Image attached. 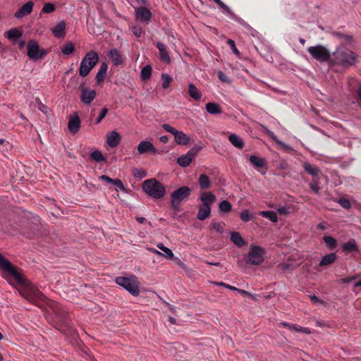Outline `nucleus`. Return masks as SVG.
<instances>
[{
    "label": "nucleus",
    "mask_w": 361,
    "mask_h": 361,
    "mask_svg": "<svg viewBox=\"0 0 361 361\" xmlns=\"http://www.w3.org/2000/svg\"><path fill=\"white\" fill-rule=\"evenodd\" d=\"M227 44L230 47V48L232 49V51H233L234 54H235L237 56L240 55V51L237 49V47L235 46V42L233 39H228L227 40Z\"/></svg>",
    "instance_id": "nucleus-50"
},
{
    "label": "nucleus",
    "mask_w": 361,
    "mask_h": 361,
    "mask_svg": "<svg viewBox=\"0 0 361 361\" xmlns=\"http://www.w3.org/2000/svg\"><path fill=\"white\" fill-rule=\"evenodd\" d=\"M240 219L245 222H247V221L252 220L254 217L253 214H251L247 209L242 211L240 214Z\"/></svg>",
    "instance_id": "nucleus-46"
},
{
    "label": "nucleus",
    "mask_w": 361,
    "mask_h": 361,
    "mask_svg": "<svg viewBox=\"0 0 361 361\" xmlns=\"http://www.w3.org/2000/svg\"><path fill=\"white\" fill-rule=\"evenodd\" d=\"M137 153L138 154H143L145 153H149L152 154H157L159 153L158 150L154 147L153 144L147 140L141 141L137 145Z\"/></svg>",
    "instance_id": "nucleus-15"
},
{
    "label": "nucleus",
    "mask_w": 361,
    "mask_h": 361,
    "mask_svg": "<svg viewBox=\"0 0 361 361\" xmlns=\"http://www.w3.org/2000/svg\"><path fill=\"white\" fill-rule=\"evenodd\" d=\"M156 47L159 49V59L166 64L170 63L171 58L166 46L163 43L158 42L156 44Z\"/></svg>",
    "instance_id": "nucleus-19"
},
{
    "label": "nucleus",
    "mask_w": 361,
    "mask_h": 361,
    "mask_svg": "<svg viewBox=\"0 0 361 361\" xmlns=\"http://www.w3.org/2000/svg\"><path fill=\"white\" fill-rule=\"evenodd\" d=\"M309 185L314 193L318 194L319 192L320 188L318 186L317 182H316L314 180H313L309 184Z\"/></svg>",
    "instance_id": "nucleus-53"
},
{
    "label": "nucleus",
    "mask_w": 361,
    "mask_h": 361,
    "mask_svg": "<svg viewBox=\"0 0 361 361\" xmlns=\"http://www.w3.org/2000/svg\"><path fill=\"white\" fill-rule=\"evenodd\" d=\"M231 240L238 247H240L245 245V241L243 240L240 233L233 231L231 233Z\"/></svg>",
    "instance_id": "nucleus-31"
},
{
    "label": "nucleus",
    "mask_w": 361,
    "mask_h": 361,
    "mask_svg": "<svg viewBox=\"0 0 361 361\" xmlns=\"http://www.w3.org/2000/svg\"><path fill=\"white\" fill-rule=\"evenodd\" d=\"M133 175L135 177H141V178H143L146 176L145 172H143V171L140 172L137 169L134 170Z\"/></svg>",
    "instance_id": "nucleus-60"
},
{
    "label": "nucleus",
    "mask_w": 361,
    "mask_h": 361,
    "mask_svg": "<svg viewBox=\"0 0 361 361\" xmlns=\"http://www.w3.org/2000/svg\"><path fill=\"white\" fill-rule=\"evenodd\" d=\"M202 205L211 207L212 204L216 201L215 195L211 192H204L202 193L200 197Z\"/></svg>",
    "instance_id": "nucleus-21"
},
{
    "label": "nucleus",
    "mask_w": 361,
    "mask_h": 361,
    "mask_svg": "<svg viewBox=\"0 0 361 361\" xmlns=\"http://www.w3.org/2000/svg\"><path fill=\"white\" fill-rule=\"evenodd\" d=\"M130 29L135 36L137 37H140L143 33L142 28L140 26L132 25L130 26Z\"/></svg>",
    "instance_id": "nucleus-48"
},
{
    "label": "nucleus",
    "mask_w": 361,
    "mask_h": 361,
    "mask_svg": "<svg viewBox=\"0 0 361 361\" xmlns=\"http://www.w3.org/2000/svg\"><path fill=\"white\" fill-rule=\"evenodd\" d=\"M228 140L236 148L242 149L244 147L243 139L235 133H231L228 136Z\"/></svg>",
    "instance_id": "nucleus-29"
},
{
    "label": "nucleus",
    "mask_w": 361,
    "mask_h": 361,
    "mask_svg": "<svg viewBox=\"0 0 361 361\" xmlns=\"http://www.w3.org/2000/svg\"><path fill=\"white\" fill-rule=\"evenodd\" d=\"M0 267L2 269L8 272L19 283L23 284L24 280L20 273L12 264L4 256L0 253Z\"/></svg>",
    "instance_id": "nucleus-8"
},
{
    "label": "nucleus",
    "mask_w": 361,
    "mask_h": 361,
    "mask_svg": "<svg viewBox=\"0 0 361 361\" xmlns=\"http://www.w3.org/2000/svg\"><path fill=\"white\" fill-rule=\"evenodd\" d=\"M115 282L133 296H137L140 293V284L135 275L131 274L128 277L118 276L116 278Z\"/></svg>",
    "instance_id": "nucleus-3"
},
{
    "label": "nucleus",
    "mask_w": 361,
    "mask_h": 361,
    "mask_svg": "<svg viewBox=\"0 0 361 361\" xmlns=\"http://www.w3.org/2000/svg\"><path fill=\"white\" fill-rule=\"evenodd\" d=\"M135 17L137 20L147 25L151 21L152 13L147 8L140 6L135 9Z\"/></svg>",
    "instance_id": "nucleus-12"
},
{
    "label": "nucleus",
    "mask_w": 361,
    "mask_h": 361,
    "mask_svg": "<svg viewBox=\"0 0 361 361\" xmlns=\"http://www.w3.org/2000/svg\"><path fill=\"white\" fill-rule=\"evenodd\" d=\"M221 212L228 213L232 210V205L228 200H223L219 204Z\"/></svg>",
    "instance_id": "nucleus-40"
},
{
    "label": "nucleus",
    "mask_w": 361,
    "mask_h": 361,
    "mask_svg": "<svg viewBox=\"0 0 361 361\" xmlns=\"http://www.w3.org/2000/svg\"><path fill=\"white\" fill-rule=\"evenodd\" d=\"M109 56L115 66H119L123 63L122 56L117 49H111L109 52Z\"/></svg>",
    "instance_id": "nucleus-23"
},
{
    "label": "nucleus",
    "mask_w": 361,
    "mask_h": 361,
    "mask_svg": "<svg viewBox=\"0 0 361 361\" xmlns=\"http://www.w3.org/2000/svg\"><path fill=\"white\" fill-rule=\"evenodd\" d=\"M90 157L92 160L97 162L106 161V158L99 150L93 151L90 154Z\"/></svg>",
    "instance_id": "nucleus-42"
},
{
    "label": "nucleus",
    "mask_w": 361,
    "mask_h": 361,
    "mask_svg": "<svg viewBox=\"0 0 361 361\" xmlns=\"http://www.w3.org/2000/svg\"><path fill=\"white\" fill-rule=\"evenodd\" d=\"M108 66L106 63H102L100 66V68L97 73L96 80L98 83L102 82L106 75Z\"/></svg>",
    "instance_id": "nucleus-32"
},
{
    "label": "nucleus",
    "mask_w": 361,
    "mask_h": 361,
    "mask_svg": "<svg viewBox=\"0 0 361 361\" xmlns=\"http://www.w3.org/2000/svg\"><path fill=\"white\" fill-rule=\"evenodd\" d=\"M68 127V130L72 133H76L78 132L80 127V119L76 113L70 117Z\"/></svg>",
    "instance_id": "nucleus-20"
},
{
    "label": "nucleus",
    "mask_w": 361,
    "mask_h": 361,
    "mask_svg": "<svg viewBox=\"0 0 361 361\" xmlns=\"http://www.w3.org/2000/svg\"><path fill=\"white\" fill-rule=\"evenodd\" d=\"M32 294L35 299L42 300L44 298V295L38 290H33Z\"/></svg>",
    "instance_id": "nucleus-54"
},
{
    "label": "nucleus",
    "mask_w": 361,
    "mask_h": 361,
    "mask_svg": "<svg viewBox=\"0 0 361 361\" xmlns=\"http://www.w3.org/2000/svg\"><path fill=\"white\" fill-rule=\"evenodd\" d=\"M218 78L221 81L227 82L228 78L225 75V74L222 71L218 72Z\"/></svg>",
    "instance_id": "nucleus-59"
},
{
    "label": "nucleus",
    "mask_w": 361,
    "mask_h": 361,
    "mask_svg": "<svg viewBox=\"0 0 361 361\" xmlns=\"http://www.w3.org/2000/svg\"><path fill=\"white\" fill-rule=\"evenodd\" d=\"M108 111H109V109L107 108H104L102 109V111H101L99 116L97 117V118L96 120L97 124H99L102 121V119L106 116Z\"/></svg>",
    "instance_id": "nucleus-52"
},
{
    "label": "nucleus",
    "mask_w": 361,
    "mask_h": 361,
    "mask_svg": "<svg viewBox=\"0 0 361 361\" xmlns=\"http://www.w3.org/2000/svg\"><path fill=\"white\" fill-rule=\"evenodd\" d=\"M116 188V191H123L125 192L126 190V188L123 185V183H122V181L120 180V179H114V184Z\"/></svg>",
    "instance_id": "nucleus-49"
},
{
    "label": "nucleus",
    "mask_w": 361,
    "mask_h": 361,
    "mask_svg": "<svg viewBox=\"0 0 361 361\" xmlns=\"http://www.w3.org/2000/svg\"><path fill=\"white\" fill-rule=\"evenodd\" d=\"M355 279H356L355 276H350V277L343 278V279L339 280V283H350L352 281L355 280Z\"/></svg>",
    "instance_id": "nucleus-58"
},
{
    "label": "nucleus",
    "mask_w": 361,
    "mask_h": 361,
    "mask_svg": "<svg viewBox=\"0 0 361 361\" xmlns=\"http://www.w3.org/2000/svg\"><path fill=\"white\" fill-rule=\"evenodd\" d=\"M264 250L259 246H251L247 254V264L259 265L264 261Z\"/></svg>",
    "instance_id": "nucleus-9"
},
{
    "label": "nucleus",
    "mask_w": 361,
    "mask_h": 361,
    "mask_svg": "<svg viewBox=\"0 0 361 361\" xmlns=\"http://www.w3.org/2000/svg\"><path fill=\"white\" fill-rule=\"evenodd\" d=\"M75 51V45L71 42H68L61 48V52L64 55H70Z\"/></svg>",
    "instance_id": "nucleus-39"
},
{
    "label": "nucleus",
    "mask_w": 361,
    "mask_h": 361,
    "mask_svg": "<svg viewBox=\"0 0 361 361\" xmlns=\"http://www.w3.org/2000/svg\"><path fill=\"white\" fill-rule=\"evenodd\" d=\"M161 78L162 80V87L164 89L168 88L172 81L171 76L167 73H162Z\"/></svg>",
    "instance_id": "nucleus-44"
},
{
    "label": "nucleus",
    "mask_w": 361,
    "mask_h": 361,
    "mask_svg": "<svg viewBox=\"0 0 361 361\" xmlns=\"http://www.w3.org/2000/svg\"><path fill=\"white\" fill-rule=\"evenodd\" d=\"M191 194V189L188 186H182L174 190L171 194V207L178 210L180 204L183 201L186 200Z\"/></svg>",
    "instance_id": "nucleus-6"
},
{
    "label": "nucleus",
    "mask_w": 361,
    "mask_h": 361,
    "mask_svg": "<svg viewBox=\"0 0 361 361\" xmlns=\"http://www.w3.org/2000/svg\"><path fill=\"white\" fill-rule=\"evenodd\" d=\"M121 141V137L119 133L113 130L107 134L106 142L111 147H115L118 146Z\"/></svg>",
    "instance_id": "nucleus-18"
},
{
    "label": "nucleus",
    "mask_w": 361,
    "mask_h": 361,
    "mask_svg": "<svg viewBox=\"0 0 361 361\" xmlns=\"http://www.w3.org/2000/svg\"><path fill=\"white\" fill-rule=\"evenodd\" d=\"M162 128L169 133H171L174 135V139L178 145H186L190 142V137L183 132L179 131L169 124L164 123L162 125Z\"/></svg>",
    "instance_id": "nucleus-10"
},
{
    "label": "nucleus",
    "mask_w": 361,
    "mask_h": 361,
    "mask_svg": "<svg viewBox=\"0 0 361 361\" xmlns=\"http://www.w3.org/2000/svg\"><path fill=\"white\" fill-rule=\"evenodd\" d=\"M277 212L280 214H288L290 212V209H289V207H288L286 206H283V207H279L277 209Z\"/></svg>",
    "instance_id": "nucleus-56"
},
{
    "label": "nucleus",
    "mask_w": 361,
    "mask_h": 361,
    "mask_svg": "<svg viewBox=\"0 0 361 361\" xmlns=\"http://www.w3.org/2000/svg\"><path fill=\"white\" fill-rule=\"evenodd\" d=\"M225 226L226 224L223 222H216L214 221L212 222V228L219 233H222L224 232Z\"/></svg>",
    "instance_id": "nucleus-45"
},
{
    "label": "nucleus",
    "mask_w": 361,
    "mask_h": 361,
    "mask_svg": "<svg viewBox=\"0 0 361 361\" xmlns=\"http://www.w3.org/2000/svg\"><path fill=\"white\" fill-rule=\"evenodd\" d=\"M250 163L256 167H263L265 165L266 161L264 159L257 157L255 155H251L249 158Z\"/></svg>",
    "instance_id": "nucleus-35"
},
{
    "label": "nucleus",
    "mask_w": 361,
    "mask_h": 361,
    "mask_svg": "<svg viewBox=\"0 0 361 361\" xmlns=\"http://www.w3.org/2000/svg\"><path fill=\"white\" fill-rule=\"evenodd\" d=\"M357 94L358 97L357 102L360 104H361V85H359L357 90Z\"/></svg>",
    "instance_id": "nucleus-61"
},
{
    "label": "nucleus",
    "mask_w": 361,
    "mask_h": 361,
    "mask_svg": "<svg viewBox=\"0 0 361 361\" xmlns=\"http://www.w3.org/2000/svg\"><path fill=\"white\" fill-rule=\"evenodd\" d=\"M211 214V207L200 204L199 207L197 218L200 221L207 219Z\"/></svg>",
    "instance_id": "nucleus-25"
},
{
    "label": "nucleus",
    "mask_w": 361,
    "mask_h": 361,
    "mask_svg": "<svg viewBox=\"0 0 361 361\" xmlns=\"http://www.w3.org/2000/svg\"><path fill=\"white\" fill-rule=\"evenodd\" d=\"M302 167L305 171L312 176L313 178L318 177L320 173V170L316 166L310 164L308 161H305L302 163Z\"/></svg>",
    "instance_id": "nucleus-24"
},
{
    "label": "nucleus",
    "mask_w": 361,
    "mask_h": 361,
    "mask_svg": "<svg viewBox=\"0 0 361 361\" xmlns=\"http://www.w3.org/2000/svg\"><path fill=\"white\" fill-rule=\"evenodd\" d=\"M310 298L311 301L314 302V303L320 302V300L315 295H310Z\"/></svg>",
    "instance_id": "nucleus-63"
},
{
    "label": "nucleus",
    "mask_w": 361,
    "mask_h": 361,
    "mask_svg": "<svg viewBox=\"0 0 361 361\" xmlns=\"http://www.w3.org/2000/svg\"><path fill=\"white\" fill-rule=\"evenodd\" d=\"M157 247L159 250H162L164 252V254L162 253L161 255H163L166 259H173V253L172 250L170 248L164 246V245L163 243H158L157 245Z\"/></svg>",
    "instance_id": "nucleus-33"
},
{
    "label": "nucleus",
    "mask_w": 361,
    "mask_h": 361,
    "mask_svg": "<svg viewBox=\"0 0 361 361\" xmlns=\"http://www.w3.org/2000/svg\"><path fill=\"white\" fill-rule=\"evenodd\" d=\"M259 214L270 220L271 222L276 223L278 221V216L275 212L274 211H262L260 212Z\"/></svg>",
    "instance_id": "nucleus-36"
},
{
    "label": "nucleus",
    "mask_w": 361,
    "mask_h": 361,
    "mask_svg": "<svg viewBox=\"0 0 361 361\" xmlns=\"http://www.w3.org/2000/svg\"><path fill=\"white\" fill-rule=\"evenodd\" d=\"M6 37L8 39H13L15 38H20L22 37V32L18 28H12L6 32Z\"/></svg>",
    "instance_id": "nucleus-38"
},
{
    "label": "nucleus",
    "mask_w": 361,
    "mask_h": 361,
    "mask_svg": "<svg viewBox=\"0 0 361 361\" xmlns=\"http://www.w3.org/2000/svg\"><path fill=\"white\" fill-rule=\"evenodd\" d=\"M98 61L99 55L95 51L91 50L86 53L80 63L79 68L80 75L82 78L86 77L96 66Z\"/></svg>",
    "instance_id": "nucleus-4"
},
{
    "label": "nucleus",
    "mask_w": 361,
    "mask_h": 361,
    "mask_svg": "<svg viewBox=\"0 0 361 361\" xmlns=\"http://www.w3.org/2000/svg\"><path fill=\"white\" fill-rule=\"evenodd\" d=\"M56 10V6L52 3H46L43 6L42 9V12L43 13H53Z\"/></svg>",
    "instance_id": "nucleus-47"
},
{
    "label": "nucleus",
    "mask_w": 361,
    "mask_h": 361,
    "mask_svg": "<svg viewBox=\"0 0 361 361\" xmlns=\"http://www.w3.org/2000/svg\"><path fill=\"white\" fill-rule=\"evenodd\" d=\"M152 68L150 65H147L144 66L140 73V78H142V80L145 81L149 80L152 75Z\"/></svg>",
    "instance_id": "nucleus-37"
},
{
    "label": "nucleus",
    "mask_w": 361,
    "mask_h": 361,
    "mask_svg": "<svg viewBox=\"0 0 361 361\" xmlns=\"http://www.w3.org/2000/svg\"><path fill=\"white\" fill-rule=\"evenodd\" d=\"M215 285L216 286H223V287H225L229 290H238V288L235 287V286H231V285H228L227 283H225L224 282H215L214 283Z\"/></svg>",
    "instance_id": "nucleus-55"
},
{
    "label": "nucleus",
    "mask_w": 361,
    "mask_h": 361,
    "mask_svg": "<svg viewBox=\"0 0 361 361\" xmlns=\"http://www.w3.org/2000/svg\"><path fill=\"white\" fill-rule=\"evenodd\" d=\"M142 188L145 193L154 199H161L166 194L164 185L155 178L145 180Z\"/></svg>",
    "instance_id": "nucleus-2"
},
{
    "label": "nucleus",
    "mask_w": 361,
    "mask_h": 361,
    "mask_svg": "<svg viewBox=\"0 0 361 361\" xmlns=\"http://www.w3.org/2000/svg\"><path fill=\"white\" fill-rule=\"evenodd\" d=\"M201 149L200 147H193L190 149L185 154L179 157L177 159V163L182 167H187L195 157L197 153Z\"/></svg>",
    "instance_id": "nucleus-11"
},
{
    "label": "nucleus",
    "mask_w": 361,
    "mask_h": 361,
    "mask_svg": "<svg viewBox=\"0 0 361 361\" xmlns=\"http://www.w3.org/2000/svg\"><path fill=\"white\" fill-rule=\"evenodd\" d=\"M34 3L32 1H27L14 14L16 18H22L30 14L33 9Z\"/></svg>",
    "instance_id": "nucleus-17"
},
{
    "label": "nucleus",
    "mask_w": 361,
    "mask_h": 361,
    "mask_svg": "<svg viewBox=\"0 0 361 361\" xmlns=\"http://www.w3.org/2000/svg\"><path fill=\"white\" fill-rule=\"evenodd\" d=\"M53 35L57 38H63L66 35V23L61 21L51 28Z\"/></svg>",
    "instance_id": "nucleus-22"
},
{
    "label": "nucleus",
    "mask_w": 361,
    "mask_h": 361,
    "mask_svg": "<svg viewBox=\"0 0 361 361\" xmlns=\"http://www.w3.org/2000/svg\"><path fill=\"white\" fill-rule=\"evenodd\" d=\"M337 256L336 253H330L324 255L320 261V267H328L334 264L336 260Z\"/></svg>",
    "instance_id": "nucleus-26"
},
{
    "label": "nucleus",
    "mask_w": 361,
    "mask_h": 361,
    "mask_svg": "<svg viewBox=\"0 0 361 361\" xmlns=\"http://www.w3.org/2000/svg\"><path fill=\"white\" fill-rule=\"evenodd\" d=\"M343 249L348 252H355L358 250L355 240H350L345 243L343 245Z\"/></svg>",
    "instance_id": "nucleus-43"
},
{
    "label": "nucleus",
    "mask_w": 361,
    "mask_h": 361,
    "mask_svg": "<svg viewBox=\"0 0 361 361\" xmlns=\"http://www.w3.org/2000/svg\"><path fill=\"white\" fill-rule=\"evenodd\" d=\"M323 240L330 250H334L337 245L336 240L331 236L325 235Z\"/></svg>",
    "instance_id": "nucleus-41"
},
{
    "label": "nucleus",
    "mask_w": 361,
    "mask_h": 361,
    "mask_svg": "<svg viewBox=\"0 0 361 361\" xmlns=\"http://www.w3.org/2000/svg\"><path fill=\"white\" fill-rule=\"evenodd\" d=\"M188 94L195 101H200L202 96V93L193 83L188 85Z\"/></svg>",
    "instance_id": "nucleus-30"
},
{
    "label": "nucleus",
    "mask_w": 361,
    "mask_h": 361,
    "mask_svg": "<svg viewBox=\"0 0 361 361\" xmlns=\"http://www.w3.org/2000/svg\"><path fill=\"white\" fill-rule=\"evenodd\" d=\"M206 111L209 114H219L222 113V109L221 106L215 102H209L206 104L205 106Z\"/></svg>",
    "instance_id": "nucleus-28"
},
{
    "label": "nucleus",
    "mask_w": 361,
    "mask_h": 361,
    "mask_svg": "<svg viewBox=\"0 0 361 361\" xmlns=\"http://www.w3.org/2000/svg\"><path fill=\"white\" fill-rule=\"evenodd\" d=\"M338 202L340 205L345 209H350L351 207V204L350 201L345 198H341L338 200Z\"/></svg>",
    "instance_id": "nucleus-51"
},
{
    "label": "nucleus",
    "mask_w": 361,
    "mask_h": 361,
    "mask_svg": "<svg viewBox=\"0 0 361 361\" xmlns=\"http://www.w3.org/2000/svg\"><path fill=\"white\" fill-rule=\"evenodd\" d=\"M199 184L202 190H206L210 188L211 181L207 175L201 174L199 178Z\"/></svg>",
    "instance_id": "nucleus-34"
},
{
    "label": "nucleus",
    "mask_w": 361,
    "mask_h": 361,
    "mask_svg": "<svg viewBox=\"0 0 361 361\" xmlns=\"http://www.w3.org/2000/svg\"><path fill=\"white\" fill-rule=\"evenodd\" d=\"M307 51L312 59L321 63L329 62L330 65L331 54L324 46L317 44L315 46L309 47Z\"/></svg>",
    "instance_id": "nucleus-5"
},
{
    "label": "nucleus",
    "mask_w": 361,
    "mask_h": 361,
    "mask_svg": "<svg viewBox=\"0 0 361 361\" xmlns=\"http://www.w3.org/2000/svg\"><path fill=\"white\" fill-rule=\"evenodd\" d=\"M27 56L33 61L42 60L47 54V50L41 49L35 40H30L27 44Z\"/></svg>",
    "instance_id": "nucleus-7"
},
{
    "label": "nucleus",
    "mask_w": 361,
    "mask_h": 361,
    "mask_svg": "<svg viewBox=\"0 0 361 361\" xmlns=\"http://www.w3.org/2000/svg\"><path fill=\"white\" fill-rule=\"evenodd\" d=\"M281 324L285 327L288 328L290 330L295 331L298 332H302L305 334H311V331L310 330V329L306 328V327H302V326H300L298 325L291 324H289V323H287L285 322H281Z\"/></svg>",
    "instance_id": "nucleus-27"
},
{
    "label": "nucleus",
    "mask_w": 361,
    "mask_h": 361,
    "mask_svg": "<svg viewBox=\"0 0 361 361\" xmlns=\"http://www.w3.org/2000/svg\"><path fill=\"white\" fill-rule=\"evenodd\" d=\"M159 140L162 142V143H167L169 140V137L168 135H162L159 137Z\"/></svg>",
    "instance_id": "nucleus-62"
},
{
    "label": "nucleus",
    "mask_w": 361,
    "mask_h": 361,
    "mask_svg": "<svg viewBox=\"0 0 361 361\" xmlns=\"http://www.w3.org/2000/svg\"><path fill=\"white\" fill-rule=\"evenodd\" d=\"M219 8L224 10L228 15L231 16V18L238 23L240 25L243 26L247 30H251L252 27L247 23L243 19L239 18L232 11L231 9L226 5L224 3L219 7Z\"/></svg>",
    "instance_id": "nucleus-16"
},
{
    "label": "nucleus",
    "mask_w": 361,
    "mask_h": 361,
    "mask_svg": "<svg viewBox=\"0 0 361 361\" xmlns=\"http://www.w3.org/2000/svg\"><path fill=\"white\" fill-rule=\"evenodd\" d=\"M147 250L152 252V253H154L155 255H162V253L161 252H159V250L153 248V247H148Z\"/></svg>",
    "instance_id": "nucleus-64"
},
{
    "label": "nucleus",
    "mask_w": 361,
    "mask_h": 361,
    "mask_svg": "<svg viewBox=\"0 0 361 361\" xmlns=\"http://www.w3.org/2000/svg\"><path fill=\"white\" fill-rule=\"evenodd\" d=\"M358 62V55L344 46H338L331 54L330 66L347 70Z\"/></svg>",
    "instance_id": "nucleus-1"
},
{
    "label": "nucleus",
    "mask_w": 361,
    "mask_h": 361,
    "mask_svg": "<svg viewBox=\"0 0 361 361\" xmlns=\"http://www.w3.org/2000/svg\"><path fill=\"white\" fill-rule=\"evenodd\" d=\"M99 179L102 180V181H105L108 183H111V184H114V179L111 178L110 177H109L106 175H102L101 176H99Z\"/></svg>",
    "instance_id": "nucleus-57"
},
{
    "label": "nucleus",
    "mask_w": 361,
    "mask_h": 361,
    "mask_svg": "<svg viewBox=\"0 0 361 361\" xmlns=\"http://www.w3.org/2000/svg\"><path fill=\"white\" fill-rule=\"evenodd\" d=\"M81 92L80 99L81 102L87 105H89L94 99L96 97V91L85 87L83 85L79 86Z\"/></svg>",
    "instance_id": "nucleus-14"
},
{
    "label": "nucleus",
    "mask_w": 361,
    "mask_h": 361,
    "mask_svg": "<svg viewBox=\"0 0 361 361\" xmlns=\"http://www.w3.org/2000/svg\"><path fill=\"white\" fill-rule=\"evenodd\" d=\"M332 35L335 37L339 42V46H353L355 44V40L353 35L343 33L341 32H333Z\"/></svg>",
    "instance_id": "nucleus-13"
}]
</instances>
